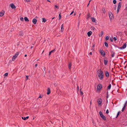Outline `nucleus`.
I'll use <instances>...</instances> for the list:
<instances>
[{
	"label": "nucleus",
	"instance_id": "39",
	"mask_svg": "<svg viewBox=\"0 0 127 127\" xmlns=\"http://www.w3.org/2000/svg\"><path fill=\"white\" fill-rule=\"evenodd\" d=\"M25 0L27 2H29L30 1V0Z\"/></svg>",
	"mask_w": 127,
	"mask_h": 127
},
{
	"label": "nucleus",
	"instance_id": "46",
	"mask_svg": "<svg viewBox=\"0 0 127 127\" xmlns=\"http://www.w3.org/2000/svg\"><path fill=\"white\" fill-rule=\"evenodd\" d=\"M26 119H28L29 118V117H28V116L27 117H26Z\"/></svg>",
	"mask_w": 127,
	"mask_h": 127
},
{
	"label": "nucleus",
	"instance_id": "23",
	"mask_svg": "<svg viewBox=\"0 0 127 127\" xmlns=\"http://www.w3.org/2000/svg\"><path fill=\"white\" fill-rule=\"evenodd\" d=\"M42 22H44V23L46 21V20L44 18H43L42 19Z\"/></svg>",
	"mask_w": 127,
	"mask_h": 127
},
{
	"label": "nucleus",
	"instance_id": "54",
	"mask_svg": "<svg viewBox=\"0 0 127 127\" xmlns=\"http://www.w3.org/2000/svg\"><path fill=\"white\" fill-rule=\"evenodd\" d=\"M91 1V0H90L89 1V3H90V2Z\"/></svg>",
	"mask_w": 127,
	"mask_h": 127
},
{
	"label": "nucleus",
	"instance_id": "33",
	"mask_svg": "<svg viewBox=\"0 0 127 127\" xmlns=\"http://www.w3.org/2000/svg\"><path fill=\"white\" fill-rule=\"evenodd\" d=\"M22 119H23L24 120H26V117L23 118V117H22Z\"/></svg>",
	"mask_w": 127,
	"mask_h": 127
},
{
	"label": "nucleus",
	"instance_id": "29",
	"mask_svg": "<svg viewBox=\"0 0 127 127\" xmlns=\"http://www.w3.org/2000/svg\"><path fill=\"white\" fill-rule=\"evenodd\" d=\"M113 2L114 4H115L116 3V1L115 0H114Z\"/></svg>",
	"mask_w": 127,
	"mask_h": 127
},
{
	"label": "nucleus",
	"instance_id": "52",
	"mask_svg": "<svg viewBox=\"0 0 127 127\" xmlns=\"http://www.w3.org/2000/svg\"><path fill=\"white\" fill-rule=\"evenodd\" d=\"M75 15V13H74V15Z\"/></svg>",
	"mask_w": 127,
	"mask_h": 127
},
{
	"label": "nucleus",
	"instance_id": "10",
	"mask_svg": "<svg viewBox=\"0 0 127 127\" xmlns=\"http://www.w3.org/2000/svg\"><path fill=\"white\" fill-rule=\"evenodd\" d=\"M92 32L91 31H90L88 32L87 35L89 37L92 34Z\"/></svg>",
	"mask_w": 127,
	"mask_h": 127
},
{
	"label": "nucleus",
	"instance_id": "3",
	"mask_svg": "<svg viewBox=\"0 0 127 127\" xmlns=\"http://www.w3.org/2000/svg\"><path fill=\"white\" fill-rule=\"evenodd\" d=\"M102 87V86L101 84H98L97 86V92H99L100 91V90L101 89Z\"/></svg>",
	"mask_w": 127,
	"mask_h": 127
},
{
	"label": "nucleus",
	"instance_id": "45",
	"mask_svg": "<svg viewBox=\"0 0 127 127\" xmlns=\"http://www.w3.org/2000/svg\"><path fill=\"white\" fill-rule=\"evenodd\" d=\"M35 67H36L37 66V64H36L35 65Z\"/></svg>",
	"mask_w": 127,
	"mask_h": 127
},
{
	"label": "nucleus",
	"instance_id": "4",
	"mask_svg": "<svg viewBox=\"0 0 127 127\" xmlns=\"http://www.w3.org/2000/svg\"><path fill=\"white\" fill-rule=\"evenodd\" d=\"M109 16L110 20H112L114 19L113 15L111 12H109Z\"/></svg>",
	"mask_w": 127,
	"mask_h": 127
},
{
	"label": "nucleus",
	"instance_id": "31",
	"mask_svg": "<svg viewBox=\"0 0 127 127\" xmlns=\"http://www.w3.org/2000/svg\"><path fill=\"white\" fill-rule=\"evenodd\" d=\"M91 28L92 30H94L95 29V28L93 27H92Z\"/></svg>",
	"mask_w": 127,
	"mask_h": 127
},
{
	"label": "nucleus",
	"instance_id": "2",
	"mask_svg": "<svg viewBox=\"0 0 127 127\" xmlns=\"http://www.w3.org/2000/svg\"><path fill=\"white\" fill-rule=\"evenodd\" d=\"M99 114L101 118L102 119L104 120L105 121L106 120V117L105 116L103 115L101 111H100L99 112Z\"/></svg>",
	"mask_w": 127,
	"mask_h": 127
},
{
	"label": "nucleus",
	"instance_id": "18",
	"mask_svg": "<svg viewBox=\"0 0 127 127\" xmlns=\"http://www.w3.org/2000/svg\"><path fill=\"white\" fill-rule=\"evenodd\" d=\"M126 106V103L125 104L124 107H123V109H122V111H124V110L125 109V108Z\"/></svg>",
	"mask_w": 127,
	"mask_h": 127
},
{
	"label": "nucleus",
	"instance_id": "41",
	"mask_svg": "<svg viewBox=\"0 0 127 127\" xmlns=\"http://www.w3.org/2000/svg\"><path fill=\"white\" fill-rule=\"evenodd\" d=\"M26 80H27L28 79V76H26Z\"/></svg>",
	"mask_w": 127,
	"mask_h": 127
},
{
	"label": "nucleus",
	"instance_id": "43",
	"mask_svg": "<svg viewBox=\"0 0 127 127\" xmlns=\"http://www.w3.org/2000/svg\"><path fill=\"white\" fill-rule=\"evenodd\" d=\"M110 40L111 41H113V39L111 38Z\"/></svg>",
	"mask_w": 127,
	"mask_h": 127
},
{
	"label": "nucleus",
	"instance_id": "30",
	"mask_svg": "<svg viewBox=\"0 0 127 127\" xmlns=\"http://www.w3.org/2000/svg\"><path fill=\"white\" fill-rule=\"evenodd\" d=\"M20 19L21 21H23L24 20V19L23 17H21L20 18Z\"/></svg>",
	"mask_w": 127,
	"mask_h": 127
},
{
	"label": "nucleus",
	"instance_id": "17",
	"mask_svg": "<svg viewBox=\"0 0 127 127\" xmlns=\"http://www.w3.org/2000/svg\"><path fill=\"white\" fill-rule=\"evenodd\" d=\"M47 91V94L48 95H49L50 94V90L49 89V88H48V89Z\"/></svg>",
	"mask_w": 127,
	"mask_h": 127
},
{
	"label": "nucleus",
	"instance_id": "55",
	"mask_svg": "<svg viewBox=\"0 0 127 127\" xmlns=\"http://www.w3.org/2000/svg\"><path fill=\"white\" fill-rule=\"evenodd\" d=\"M54 17L53 18H52V19H54Z\"/></svg>",
	"mask_w": 127,
	"mask_h": 127
},
{
	"label": "nucleus",
	"instance_id": "9",
	"mask_svg": "<svg viewBox=\"0 0 127 127\" xmlns=\"http://www.w3.org/2000/svg\"><path fill=\"white\" fill-rule=\"evenodd\" d=\"M100 51L101 54L102 56H104L105 55V54L103 50H100Z\"/></svg>",
	"mask_w": 127,
	"mask_h": 127
},
{
	"label": "nucleus",
	"instance_id": "44",
	"mask_svg": "<svg viewBox=\"0 0 127 127\" xmlns=\"http://www.w3.org/2000/svg\"><path fill=\"white\" fill-rule=\"evenodd\" d=\"M119 9H117V12L118 13V12H119Z\"/></svg>",
	"mask_w": 127,
	"mask_h": 127
},
{
	"label": "nucleus",
	"instance_id": "26",
	"mask_svg": "<svg viewBox=\"0 0 127 127\" xmlns=\"http://www.w3.org/2000/svg\"><path fill=\"white\" fill-rule=\"evenodd\" d=\"M54 51V50H53L52 51H51L49 53V55H50Z\"/></svg>",
	"mask_w": 127,
	"mask_h": 127
},
{
	"label": "nucleus",
	"instance_id": "35",
	"mask_svg": "<svg viewBox=\"0 0 127 127\" xmlns=\"http://www.w3.org/2000/svg\"><path fill=\"white\" fill-rule=\"evenodd\" d=\"M90 17V15L89 14H88L87 15V18H88Z\"/></svg>",
	"mask_w": 127,
	"mask_h": 127
},
{
	"label": "nucleus",
	"instance_id": "32",
	"mask_svg": "<svg viewBox=\"0 0 127 127\" xmlns=\"http://www.w3.org/2000/svg\"><path fill=\"white\" fill-rule=\"evenodd\" d=\"M80 95H82L83 94V93L81 91H80Z\"/></svg>",
	"mask_w": 127,
	"mask_h": 127
},
{
	"label": "nucleus",
	"instance_id": "21",
	"mask_svg": "<svg viewBox=\"0 0 127 127\" xmlns=\"http://www.w3.org/2000/svg\"><path fill=\"white\" fill-rule=\"evenodd\" d=\"M111 84H110L108 86V87L107 88V90H109L111 88Z\"/></svg>",
	"mask_w": 127,
	"mask_h": 127
},
{
	"label": "nucleus",
	"instance_id": "7",
	"mask_svg": "<svg viewBox=\"0 0 127 127\" xmlns=\"http://www.w3.org/2000/svg\"><path fill=\"white\" fill-rule=\"evenodd\" d=\"M97 102L100 105L102 102V100L101 99H98L97 100Z\"/></svg>",
	"mask_w": 127,
	"mask_h": 127
},
{
	"label": "nucleus",
	"instance_id": "49",
	"mask_svg": "<svg viewBox=\"0 0 127 127\" xmlns=\"http://www.w3.org/2000/svg\"><path fill=\"white\" fill-rule=\"evenodd\" d=\"M27 56V55H25V57H26Z\"/></svg>",
	"mask_w": 127,
	"mask_h": 127
},
{
	"label": "nucleus",
	"instance_id": "53",
	"mask_svg": "<svg viewBox=\"0 0 127 127\" xmlns=\"http://www.w3.org/2000/svg\"><path fill=\"white\" fill-rule=\"evenodd\" d=\"M47 1H49V2H50V1L49 0H48Z\"/></svg>",
	"mask_w": 127,
	"mask_h": 127
},
{
	"label": "nucleus",
	"instance_id": "12",
	"mask_svg": "<svg viewBox=\"0 0 127 127\" xmlns=\"http://www.w3.org/2000/svg\"><path fill=\"white\" fill-rule=\"evenodd\" d=\"M105 74L106 77H108L109 76V73L107 71H105Z\"/></svg>",
	"mask_w": 127,
	"mask_h": 127
},
{
	"label": "nucleus",
	"instance_id": "11",
	"mask_svg": "<svg viewBox=\"0 0 127 127\" xmlns=\"http://www.w3.org/2000/svg\"><path fill=\"white\" fill-rule=\"evenodd\" d=\"M36 22L37 20L36 19H33L32 22L34 24H35L36 23Z\"/></svg>",
	"mask_w": 127,
	"mask_h": 127
},
{
	"label": "nucleus",
	"instance_id": "8",
	"mask_svg": "<svg viewBox=\"0 0 127 127\" xmlns=\"http://www.w3.org/2000/svg\"><path fill=\"white\" fill-rule=\"evenodd\" d=\"M10 6L12 9H15L16 8V7L15 5L13 4H10Z\"/></svg>",
	"mask_w": 127,
	"mask_h": 127
},
{
	"label": "nucleus",
	"instance_id": "34",
	"mask_svg": "<svg viewBox=\"0 0 127 127\" xmlns=\"http://www.w3.org/2000/svg\"><path fill=\"white\" fill-rule=\"evenodd\" d=\"M59 19H60L61 18V16L60 15V14L59 15Z\"/></svg>",
	"mask_w": 127,
	"mask_h": 127
},
{
	"label": "nucleus",
	"instance_id": "20",
	"mask_svg": "<svg viewBox=\"0 0 127 127\" xmlns=\"http://www.w3.org/2000/svg\"><path fill=\"white\" fill-rule=\"evenodd\" d=\"M24 20L25 21H26L28 22L29 21V20L28 19V18L26 17H25L24 18Z\"/></svg>",
	"mask_w": 127,
	"mask_h": 127
},
{
	"label": "nucleus",
	"instance_id": "51",
	"mask_svg": "<svg viewBox=\"0 0 127 127\" xmlns=\"http://www.w3.org/2000/svg\"><path fill=\"white\" fill-rule=\"evenodd\" d=\"M90 104H91V102H90Z\"/></svg>",
	"mask_w": 127,
	"mask_h": 127
},
{
	"label": "nucleus",
	"instance_id": "22",
	"mask_svg": "<svg viewBox=\"0 0 127 127\" xmlns=\"http://www.w3.org/2000/svg\"><path fill=\"white\" fill-rule=\"evenodd\" d=\"M71 63H69L68 64V67L70 69L71 68Z\"/></svg>",
	"mask_w": 127,
	"mask_h": 127
},
{
	"label": "nucleus",
	"instance_id": "56",
	"mask_svg": "<svg viewBox=\"0 0 127 127\" xmlns=\"http://www.w3.org/2000/svg\"><path fill=\"white\" fill-rule=\"evenodd\" d=\"M34 118H33V119L34 120Z\"/></svg>",
	"mask_w": 127,
	"mask_h": 127
},
{
	"label": "nucleus",
	"instance_id": "16",
	"mask_svg": "<svg viewBox=\"0 0 127 127\" xmlns=\"http://www.w3.org/2000/svg\"><path fill=\"white\" fill-rule=\"evenodd\" d=\"M121 3L120 2L119 3L117 9H120L121 7Z\"/></svg>",
	"mask_w": 127,
	"mask_h": 127
},
{
	"label": "nucleus",
	"instance_id": "25",
	"mask_svg": "<svg viewBox=\"0 0 127 127\" xmlns=\"http://www.w3.org/2000/svg\"><path fill=\"white\" fill-rule=\"evenodd\" d=\"M8 73H6L4 75V76L5 77V76H8Z\"/></svg>",
	"mask_w": 127,
	"mask_h": 127
},
{
	"label": "nucleus",
	"instance_id": "6",
	"mask_svg": "<svg viewBox=\"0 0 127 127\" xmlns=\"http://www.w3.org/2000/svg\"><path fill=\"white\" fill-rule=\"evenodd\" d=\"M5 12L3 10H2L0 12V16L2 17L3 16Z\"/></svg>",
	"mask_w": 127,
	"mask_h": 127
},
{
	"label": "nucleus",
	"instance_id": "38",
	"mask_svg": "<svg viewBox=\"0 0 127 127\" xmlns=\"http://www.w3.org/2000/svg\"><path fill=\"white\" fill-rule=\"evenodd\" d=\"M113 39H114V40L116 41V40L117 39V38L115 37H114V38H113Z\"/></svg>",
	"mask_w": 127,
	"mask_h": 127
},
{
	"label": "nucleus",
	"instance_id": "13",
	"mask_svg": "<svg viewBox=\"0 0 127 127\" xmlns=\"http://www.w3.org/2000/svg\"><path fill=\"white\" fill-rule=\"evenodd\" d=\"M126 46V44H125L123 46L120 48L121 49H123L125 48Z\"/></svg>",
	"mask_w": 127,
	"mask_h": 127
},
{
	"label": "nucleus",
	"instance_id": "42",
	"mask_svg": "<svg viewBox=\"0 0 127 127\" xmlns=\"http://www.w3.org/2000/svg\"><path fill=\"white\" fill-rule=\"evenodd\" d=\"M55 8H58V6H57V5H55Z\"/></svg>",
	"mask_w": 127,
	"mask_h": 127
},
{
	"label": "nucleus",
	"instance_id": "15",
	"mask_svg": "<svg viewBox=\"0 0 127 127\" xmlns=\"http://www.w3.org/2000/svg\"><path fill=\"white\" fill-rule=\"evenodd\" d=\"M91 19L92 22H95L96 19L95 18H94L92 17L91 18Z\"/></svg>",
	"mask_w": 127,
	"mask_h": 127
},
{
	"label": "nucleus",
	"instance_id": "28",
	"mask_svg": "<svg viewBox=\"0 0 127 127\" xmlns=\"http://www.w3.org/2000/svg\"><path fill=\"white\" fill-rule=\"evenodd\" d=\"M109 37L108 36H107L105 38V39L106 40H108L109 39Z\"/></svg>",
	"mask_w": 127,
	"mask_h": 127
},
{
	"label": "nucleus",
	"instance_id": "24",
	"mask_svg": "<svg viewBox=\"0 0 127 127\" xmlns=\"http://www.w3.org/2000/svg\"><path fill=\"white\" fill-rule=\"evenodd\" d=\"M104 63L105 65H106L107 63L108 62L107 61V60H105L104 61Z\"/></svg>",
	"mask_w": 127,
	"mask_h": 127
},
{
	"label": "nucleus",
	"instance_id": "47",
	"mask_svg": "<svg viewBox=\"0 0 127 127\" xmlns=\"http://www.w3.org/2000/svg\"><path fill=\"white\" fill-rule=\"evenodd\" d=\"M89 54L90 55H92V53L91 52Z\"/></svg>",
	"mask_w": 127,
	"mask_h": 127
},
{
	"label": "nucleus",
	"instance_id": "14",
	"mask_svg": "<svg viewBox=\"0 0 127 127\" xmlns=\"http://www.w3.org/2000/svg\"><path fill=\"white\" fill-rule=\"evenodd\" d=\"M61 31L62 32H63L64 30V27H63V24L61 26Z\"/></svg>",
	"mask_w": 127,
	"mask_h": 127
},
{
	"label": "nucleus",
	"instance_id": "5",
	"mask_svg": "<svg viewBox=\"0 0 127 127\" xmlns=\"http://www.w3.org/2000/svg\"><path fill=\"white\" fill-rule=\"evenodd\" d=\"M19 54V53L17 52L16 54L12 58V60L13 61H14L15 59L18 56Z\"/></svg>",
	"mask_w": 127,
	"mask_h": 127
},
{
	"label": "nucleus",
	"instance_id": "37",
	"mask_svg": "<svg viewBox=\"0 0 127 127\" xmlns=\"http://www.w3.org/2000/svg\"><path fill=\"white\" fill-rule=\"evenodd\" d=\"M120 112H119L118 113L116 117H118V116L119 115V114H120Z\"/></svg>",
	"mask_w": 127,
	"mask_h": 127
},
{
	"label": "nucleus",
	"instance_id": "40",
	"mask_svg": "<svg viewBox=\"0 0 127 127\" xmlns=\"http://www.w3.org/2000/svg\"><path fill=\"white\" fill-rule=\"evenodd\" d=\"M74 13V11H72L71 12V13L70 14V15H72L73 13Z\"/></svg>",
	"mask_w": 127,
	"mask_h": 127
},
{
	"label": "nucleus",
	"instance_id": "1",
	"mask_svg": "<svg viewBox=\"0 0 127 127\" xmlns=\"http://www.w3.org/2000/svg\"><path fill=\"white\" fill-rule=\"evenodd\" d=\"M97 75L99 79L101 80L103 77V74L102 71L101 70L99 69L97 71Z\"/></svg>",
	"mask_w": 127,
	"mask_h": 127
},
{
	"label": "nucleus",
	"instance_id": "36",
	"mask_svg": "<svg viewBox=\"0 0 127 127\" xmlns=\"http://www.w3.org/2000/svg\"><path fill=\"white\" fill-rule=\"evenodd\" d=\"M106 113L107 114H108L109 113V111L108 110H107L106 111Z\"/></svg>",
	"mask_w": 127,
	"mask_h": 127
},
{
	"label": "nucleus",
	"instance_id": "19",
	"mask_svg": "<svg viewBox=\"0 0 127 127\" xmlns=\"http://www.w3.org/2000/svg\"><path fill=\"white\" fill-rule=\"evenodd\" d=\"M103 34V32L102 31H101L100 33L99 34V36H102Z\"/></svg>",
	"mask_w": 127,
	"mask_h": 127
},
{
	"label": "nucleus",
	"instance_id": "50",
	"mask_svg": "<svg viewBox=\"0 0 127 127\" xmlns=\"http://www.w3.org/2000/svg\"><path fill=\"white\" fill-rule=\"evenodd\" d=\"M89 4V3H88V5H87V6H88Z\"/></svg>",
	"mask_w": 127,
	"mask_h": 127
},
{
	"label": "nucleus",
	"instance_id": "27",
	"mask_svg": "<svg viewBox=\"0 0 127 127\" xmlns=\"http://www.w3.org/2000/svg\"><path fill=\"white\" fill-rule=\"evenodd\" d=\"M104 44L107 47L108 46V44L106 42H105Z\"/></svg>",
	"mask_w": 127,
	"mask_h": 127
},
{
	"label": "nucleus",
	"instance_id": "48",
	"mask_svg": "<svg viewBox=\"0 0 127 127\" xmlns=\"http://www.w3.org/2000/svg\"><path fill=\"white\" fill-rule=\"evenodd\" d=\"M42 97L41 96V95H40L39 97V98H41Z\"/></svg>",
	"mask_w": 127,
	"mask_h": 127
}]
</instances>
